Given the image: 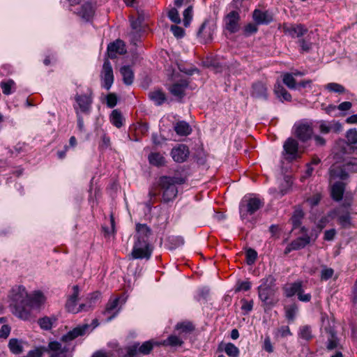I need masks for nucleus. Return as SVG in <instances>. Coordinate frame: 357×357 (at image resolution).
Masks as SVG:
<instances>
[{"instance_id":"obj_1","label":"nucleus","mask_w":357,"mask_h":357,"mask_svg":"<svg viewBox=\"0 0 357 357\" xmlns=\"http://www.w3.org/2000/svg\"><path fill=\"white\" fill-rule=\"evenodd\" d=\"M87 324L77 326L63 335L60 342L52 341L48 344L47 347H42L43 353H47L50 357H72L69 353L75 350V344L73 340L79 336L83 335L88 328Z\"/></svg>"},{"instance_id":"obj_2","label":"nucleus","mask_w":357,"mask_h":357,"mask_svg":"<svg viewBox=\"0 0 357 357\" xmlns=\"http://www.w3.org/2000/svg\"><path fill=\"white\" fill-rule=\"evenodd\" d=\"M13 314L24 321L34 319L29 310L30 297L25 288L22 286H15L12 288L8 295Z\"/></svg>"},{"instance_id":"obj_3","label":"nucleus","mask_w":357,"mask_h":357,"mask_svg":"<svg viewBox=\"0 0 357 357\" xmlns=\"http://www.w3.org/2000/svg\"><path fill=\"white\" fill-rule=\"evenodd\" d=\"M185 178L181 176H162L159 178L158 185L162 193V201L165 203L173 201L177 195L176 184H183Z\"/></svg>"},{"instance_id":"obj_4","label":"nucleus","mask_w":357,"mask_h":357,"mask_svg":"<svg viewBox=\"0 0 357 357\" xmlns=\"http://www.w3.org/2000/svg\"><path fill=\"white\" fill-rule=\"evenodd\" d=\"M350 204H344L343 206L334 209L328 213V216L331 218H337L339 224L344 228H349L351 227V220L350 213L347 210H344V207H349Z\"/></svg>"},{"instance_id":"obj_5","label":"nucleus","mask_w":357,"mask_h":357,"mask_svg":"<svg viewBox=\"0 0 357 357\" xmlns=\"http://www.w3.org/2000/svg\"><path fill=\"white\" fill-rule=\"evenodd\" d=\"M262 206L260 199L257 198H249L244 199L240 206V213L242 218H245L248 214L252 215Z\"/></svg>"},{"instance_id":"obj_6","label":"nucleus","mask_w":357,"mask_h":357,"mask_svg":"<svg viewBox=\"0 0 357 357\" xmlns=\"http://www.w3.org/2000/svg\"><path fill=\"white\" fill-rule=\"evenodd\" d=\"M100 79L102 82V86L109 90L114 82V73L111 63L107 59L104 61L100 73Z\"/></svg>"},{"instance_id":"obj_7","label":"nucleus","mask_w":357,"mask_h":357,"mask_svg":"<svg viewBox=\"0 0 357 357\" xmlns=\"http://www.w3.org/2000/svg\"><path fill=\"white\" fill-rule=\"evenodd\" d=\"M294 134L299 140L305 142L311 139L313 129L310 123H299L294 126Z\"/></svg>"},{"instance_id":"obj_8","label":"nucleus","mask_w":357,"mask_h":357,"mask_svg":"<svg viewBox=\"0 0 357 357\" xmlns=\"http://www.w3.org/2000/svg\"><path fill=\"white\" fill-rule=\"evenodd\" d=\"M152 250L150 248L149 243L135 242L132 255L134 259H149L151 255Z\"/></svg>"},{"instance_id":"obj_9","label":"nucleus","mask_w":357,"mask_h":357,"mask_svg":"<svg viewBox=\"0 0 357 357\" xmlns=\"http://www.w3.org/2000/svg\"><path fill=\"white\" fill-rule=\"evenodd\" d=\"M275 292V288L258 287L259 298L268 307L274 306L278 302V299L273 298Z\"/></svg>"},{"instance_id":"obj_10","label":"nucleus","mask_w":357,"mask_h":357,"mask_svg":"<svg viewBox=\"0 0 357 357\" xmlns=\"http://www.w3.org/2000/svg\"><path fill=\"white\" fill-rule=\"evenodd\" d=\"M144 17L142 14H139L137 17L135 19L133 17H130V22L132 27V31L130 33L131 42L136 44V41L138 40L139 33L142 31V23Z\"/></svg>"},{"instance_id":"obj_11","label":"nucleus","mask_w":357,"mask_h":357,"mask_svg":"<svg viewBox=\"0 0 357 357\" xmlns=\"http://www.w3.org/2000/svg\"><path fill=\"white\" fill-rule=\"evenodd\" d=\"M240 15L236 11H231L225 18V29L230 33H236L239 29Z\"/></svg>"},{"instance_id":"obj_12","label":"nucleus","mask_w":357,"mask_h":357,"mask_svg":"<svg viewBox=\"0 0 357 357\" xmlns=\"http://www.w3.org/2000/svg\"><path fill=\"white\" fill-rule=\"evenodd\" d=\"M282 31L292 38L301 37L307 32V29L301 24H283Z\"/></svg>"},{"instance_id":"obj_13","label":"nucleus","mask_w":357,"mask_h":357,"mask_svg":"<svg viewBox=\"0 0 357 357\" xmlns=\"http://www.w3.org/2000/svg\"><path fill=\"white\" fill-rule=\"evenodd\" d=\"M73 294L69 299L68 300L66 307L68 312H73V313H78L79 312L84 310L85 305L81 304L79 307L77 306V301L79 295V289L77 286L73 287Z\"/></svg>"},{"instance_id":"obj_14","label":"nucleus","mask_w":357,"mask_h":357,"mask_svg":"<svg viewBox=\"0 0 357 357\" xmlns=\"http://www.w3.org/2000/svg\"><path fill=\"white\" fill-rule=\"evenodd\" d=\"M171 155L174 161L177 162H183L189 155L188 148L185 144H179L172 149Z\"/></svg>"},{"instance_id":"obj_15","label":"nucleus","mask_w":357,"mask_h":357,"mask_svg":"<svg viewBox=\"0 0 357 357\" xmlns=\"http://www.w3.org/2000/svg\"><path fill=\"white\" fill-rule=\"evenodd\" d=\"M310 242V238L307 235L302 237H298L294 240L290 244L285 248L284 253L285 255L289 254L292 250H298L305 248Z\"/></svg>"},{"instance_id":"obj_16","label":"nucleus","mask_w":357,"mask_h":357,"mask_svg":"<svg viewBox=\"0 0 357 357\" xmlns=\"http://www.w3.org/2000/svg\"><path fill=\"white\" fill-rule=\"evenodd\" d=\"M126 53L124 43L121 40H116L110 43L107 47V54L111 59L116 57L117 54H124Z\"/></svg>"},{"instance_id":"obj_17","label":"nucleus","mask_w":357,"mask_h":357,"mask_svg":"<svg viewBox=\"0 0 357 357\" xmlns=\"http://www.w3.org/2000/svg\"><path fill=\"white\" fill-rule=\"evenodd\" d=\"M251 96L255 98L266 99L268 96V89L265 83L256 82L252 84Z\"/></svg>"},{"instance_id":"obj_18","label":"nucleus","mask_w":357,"mask_h":357,"mask_svg":"<svg viewBox=\"0 0 357 357\" xmlns=\"http://www.w3.org/2000/svg\"><path fill=\"white\" fill-rule=\"evenodd\" d=\"M188 86V82L185 79H181L170 86L169 91L173 96L181 99L185 96V91Z\"/></svg>"},{"instance_id":"obj_19","label":"nucleus","mask_w":357,"mask_h":357,"mask_svg":"<svg viewBox=\"0 0 357 357\" xmlns=\"http://www.w3.org/2000/svg\"><path fill=\"white\" fill-rule=\"evenodd\" d=\"M347 169L345 167V165L343 167L333 165L331 167L330 173V181L336 180L337 178L341 180H345L348 177Z\"/></svg>"},{"instance_id":"obj_20","label":"nucleus","mask_w":357,"mask_h":357,"mask_svg":"<svg viewBox=\"0 0 357 357\" xmlns=\"http://www.w3.org/2000/svg\"><path fill=\"white\" fill-rule=\"evenodd\" d=\"M214 29V25L211 26L207 22H204L199 28L197 35L204 43H208L213 38Z\"/></svg>"},{"instance_id":"obj_21","label":"nucleus","mask_w":357,"mask_h":357,"mask_svg":"<svg viewBox=\"0 0 357 357\" xmlns=\"http://www.w3.org/2000/svg\"><path fill=\"white\" fill-rule=\"evenodd\" d=\"M285 154L289 155L291 158H295L298 152V144L293 138H288L283 145Z\"/></svg>"},{"instance_id":"obj_22","label":"nucleus","mask_w":357,"mask_h":357,"mask_svg":"<svg viewBox=\"0 0 357 357\" xmlns=\"http://www.w3.org/2000/svg\"><path fill=\"white\" fill-rule=\"evenodd\" d=\"M253 19L259 24H268L273 20V16L268 11L256 9L253 12Z\"/></svg>"},{"instance_id":"obj_23","label":"nucleus","mask_w":357,"mask_h":357,"mask_svg":"<svg viewBox=\"0 0 357 357\" xmlns=\"http://www.w3.org/2000/svg\"><path fill=\"white\" fill-rule=\"evenodd\" d=\"M75 99L82 112H88L89 111L92 103V100L90 96L76 95Z\"/></svg>"},{"instance_id":"obj_24","label":"nucleus","mask_w":357,"mask_h":357,"mask_svg":"<svg viewBox=\"0 0 357 357\" xmlns=\"http://www.w3.org/2000/svg\"><path fill=\"white\" fill-rule=\"evenodd\" d=\"M136 230L137 238L136 242L141 241V242L148 243V238L151 234L150 229L146 225L137 224Z\"/></svg>"},{"instance_id":"obj_25","label":"nucleus","mask_w":357,"mask_h":357,"mask_svg":"<svg viewBox=\"0 0 357 357\" xmlns=\"http://www.w3.org/2000/svg\"><path fill=\"white\" fill-rule=\"evenodd\" d=\"M344 192V183L340 181L335 182L331 187V195L335 201H340L342 199Z\"/></svg>"},{"instance_id":"obj_26","label":"nucleus","mask_w":357,"mask_h":357,"mask_svg":"<svg viewBox=\"0 0 357 357\" xmlns=\"http://www.w3.org/2000/svg\"><path fill=\"white\" fill-rule=\"evenodd\" d=\"M174 130L178 135L187 136L191 133L192 128L187 122L181 121L175 124Z\"/></svg>"},{"instance_id":"obj_27","label":"nucleus","mask_w":357,"mask_h":357,"mask_svg":"<svg viewBox=\"0 0 357 357\" xmlns=\"http://www.w3.org/2000/svg\"><path fill=\"white\" fill-rule=\"evenodd\" d=\"M149 98L157 105H161L167 100L165 93L160 89H156L149 93Z\"/></svg>"},{"instance_id":"obj_28","label":"nucleus","mask_w":357,"mask_h":357,"mask_svg":"<svg viewBox=\"0 0 357 357\" xmlns=\"http://www.w3.org/2000/svg\"><path fill=\"white\" fill-rule=\"evenodd\" d=\"M120 73L123 77V81L126 85H131L134 80V73L130 66H124L121 68Z\"/></svg>"},{"instance_id":"obj_29","label":"nucleus","mask_w":357,"mask_h":357,"mask_svg":"<svg viewBox=\"0 0 357 357\" xmlns=\"http://www.w3.org/2000/svg\"><path fill=\"white\" fill-rule=\"evenodd\" d=\"M93 14V9L92 5L89 3H86L83 4L77 13V15L80 16L82 19L88 21L92 17Z\"/></svg>"},{"instance_id":"obj_30","label":"nucleus","mask_w":357,"mask_h":357,"mask_svg":"<svg viewBox=\"0 0 357 357\" xmlns=\"http://www.w3.org/2000/svg\"><path fill=\"white\" fill-rule=\"evenodd\" d=\"M158 345H160V343L153 340L146 341L142 345H140L139 343L138 342V349L139 351V354L143 355H147L152 351L154 346Z\"/></svg>"},{"instance_id":"obj_31","label":"nucleus","mask_w":357,"mask_h":357,"mask_svg":"<svg viewBox=\"0 0 357 357\" xmlns=\"http://www.w3.org/2000/svg\"><path fill=\"white\" fill-rule=\"evenodd\" d=\"M274 92L282 101H291V94L280 84L275 86Z\"/></svg>"},{"instance_id":"obj_32","label":"nucleus","mask_w":357,"mask_h":357,"mask_svg":"<svg viewBox=\"0 0 357 357\" xmlns=\"http://www.w3.org/2000/svg\"><path fill=\"white\" fill-rule=\"evenodd\" d=\"M183 341L181 338L175 335H171L166 340L160 343V345L170 346L174 347H181L183 345Z\"/></svg>"},{"instance_id":"obj_33","label":"nucleus","mask_w":357,"mask_h":357,"mask_svg":"<svg viewBox=\"0 0 357 357\" xmlns=\"http://www.w3.org/2000/svg\"><path fill=\"white\" fill-rule=\"evenodd\" d=\"M8 347L14 354H20L23 352L22 341L18 339H10L8 342Z\"/></svg>"},{"instance_id":"obj_34","label":"nucleus","mask_w":357,"mask_h":357,"mask_svg":"<svg viewBox=\"0 0 357 357\" xmlns=\"http://www.w3.org/2000/svg\"><path fill=\"white\" fill-rule=\"evenodd\" d=\"M45 298L40 292H35L31 297H30L29 310L31 307H38L44 303Z\"/></svg>"},{"instance_id":"obj_35","label":"nucleus","mask_w":357,"mask_h":357,"mask_svg":"<svg viewBox=\"0 0 357 357\" xmlns=\"http://www.w3.org/2000/svg\"><path fill=\"white\" fill-rule=\"evenodd\" d=\"M175 329L180 331L182 333H190L195 330V326L192 322L185 321L183 322L177 323L175 326Z\"/></svg>"},{"instance_id":"obj_36","label":"nucleus","mask_w":357,"mask_h":357,"mask_svg":"<svg viewBox=\"0 0 357 357\" xmlns=\"http://www.w3.org/2000/svg\"><path fill=\"white\" fill-rule=\"evenodd\" d=\"M149 162L155 166H162L165 164V158L159 153H151L149 155Z\"/></svg>"},{"instance_id":"obj_37","label":"nucleus","mask_w":357,"mask_h":357,"mask_svg":"<svg viewBox=\"0 0 357 357\" xmlns=\"http://www.w3.org/2000/svg\"><path fill=\"white\" fill-rule=\"evenodd\" d=\"M304 217V213L300 208H296L291 218L294 228L300 227L301 220Z\"/></svg>"},{"instance_id":"obj_38","label":"nucleus","mask_w":357,"mask_h":357,"mask_svg":"<svg viewBox=\"0 0 357 357\" xmlns=\"http://www.w3.org/2000/svg\"><path fill=\"white\" fill-rule=\"evenodd\" d=\"M302 288V283L301 282H297L291 284L289 287H287L285 289V294L287 297H291L295 294H298V293L301 291Z\"/></svg>"},{"instance_id":"obj_39","label":"nucleus","mask_w":357,"mask_h":357,"mask_svg":"<svg viewBox=\"0 0 357 357\" xmlns=\"http://www.w3.org/2000/svg\"><path fill=\"white\" fill-rule=\"evenodd\" d=\"M326 331L329 334V337L328 338V344L326 347L328 350L334 349L337 347L338 344L335 333L331 328Z\"/></svg>"},{"instance_id":"obj_40","label":"nucleus","mask_w":357,"mask_h":357,"mask_svg":"<svg viewBox=\"0 0 357 357\" xmlns=\"http://www.w3.org/2000/svg\"><path fill=\"white\" fill-rule=\"evenodd\" d=\"M111 121L116 128H121L123 126L122 115L117 109L112 111L111 114Z\"/></svg>"},{"instance_id":"obj_41","label":"nucleus","mask_w":357,"mask_h":357,"mask_svg":"<svg viewBox=\"0 0 357 357\" xmlns=\"http://www.w3.org/2000/svg\"><path fill=\"white\" fill-rule=\"evenodd\" d=\"M283 83L290 89H296V79H294L293 74L285 73L282 77Z\"/></svg>"},{"instance_id":"obj_42","label":"nucleus","mask_w":357,"mask_h":357,"mask_svg":"<svg viewBox=\"0 0 357 357\" xmlns=\"http://www.w3.org/2000/svg\"><path fill=\"white\" fill-rule=\"evenodd\" d=\"M325 88L330 92L337 93H344L345 92V89L342 85L335 82L328 83L325 86Z\"/></svg>"},{"instance_id":"obj_43","label":"nucleus","mask_w":357,"mask_h":357,"mask_svg":"<svg viewBox=\"0 0 357 357\" xmlns=\"http://www.w3.org/2000/svg\"><path fill=\"white\" fill-rule=\"evenodd\" d=\"M224 350L230 357H237L239 354L238 349L232 343L225 344Z\"/></svg>"},{"instance_id":"obj_44","label":"nucleus","mask_w":357,"mask_h":357,"mask_svg":"<svg viewBox=\"0 0 357 357\" xmlns=\"http://www.w3.org/2000/svg\"><path fill=\"white\" fill-rule=\"evenodd\" d=\"M15 82L12 79H9L6 82H2L0 86L2 89L3 93L5 95H9L12 93V89L15 86Z\"/></svg>"},{"instance_id":"obj_45","label":"nucleus","mask_w":357,"mask_h":357,"mask_svg":"<svg viewBox=\"0 0 357 357\" xmlns=\"http://www.w3.org/2000/svg\"><path fill=\"white\" fill-rule=\"evenodd\" d=\"M54 319L45 317L38 319V323L41 328L45 330H50L52 326V321Z\"/></svg>"},{"instance_id":"obj_46","label":"nucleus","mask_w":357,"mask_h":357,"mask_svg":"<svg viewBox=\"0 0 357 357\" xmlns=\"http://www.w3.org/2000/svg\"><path fill=\"white\" fill-rule=\"evenodd\" d=\"M119 297L111 298L108 301V303L106 305V308H105L104 313L109 314V313H111L112 311H114L115 309H116V307H118V305H119Z\"/></svg>"},{"instance_id":"obj_47","label":"nucleus","mask_w":357,"mask_h":357,"mask_svg":"<svg viewBox=\"0 0 357 357\" xmlns=\"http://www.w3.org/2000/svg\"><path fill=\"white\" fill-rule=\"evenodd\" d=\"M298 308L296 305L285 307V316L289 321H293L295 319Z\"/></svg>"},{"instance_id":"obj_48","label":"nucleus","mask_w":357,"mask_h":357,"mask_svg":"<svg viewBox=\"0 0 357 357\" xmlns=\"http://www.w3.org/2000/svg\"><path fill=\"white\" fill-rule=\"evenodd\" d=\"M346 137L349 144H357V130L349 129L346 134Z\"/></svg>"},{"instance_id":"obj_49","label":"nucleus","mask_w":357,"mask_h":357,"mask_svg":"<svg viewBox=\"0 0 357 357\" xmlns=\"http://www.w3.org/2000/svg\"><path fill=\"white\" fill-rule=\"evenodd\" d=\"M192 18V7L188 6L183 11V24L185 26H188L190 25V21Z\"/></svg>"},{"instance_id":"obj_50","label":"nucleus","mask_w":357,"mask_h":357,"mask_svg":"<svg viewBox=\"0 0 357 357\" xmlns=\"http://www.w3.org/2000/svg\"><path fill=\"white\" fill-rule=\"evenodd\" d=\"M299 336L301 338H303L307 341L311 340L312 337V331H311L310 328L307 326H303L302 328H301L300 332H299Z\"/></svg>"},{"instance_id":"obj_51","label":"nucleus","mask_w":357,"mask_h":357,"mask_svg":"<svg viewBox=\"0 0 357 357\" xmlns=\"http://www.w3.org/2000/svg\"><path fill=\"white\" fill-rule=\"evenodd\" d=\"M261 282V284H260V286L259 287L274 288L275 279L271 275L263 278Z\"/></svg>"},{"instance_id":"obj_52","label":"nucleus","mask_w":357,"mask_h":357,"mask_svg":"<svg viewBox=\"0 0 357 357\" xmlns=\"http://www.w3.org/2000/svg\"><path fill=\"white\" fill-rule=\"evenodd\" d=\"M139 354L138 342H136L127 348V354L125 357H136Z\"/></svg>"},{"instance_id":"obj_53","label":"nucleus","mask_w":357,"mask_h":357,"mask_svg":"<svg viewBox=\"0 0 357 357\" xmlns=\"http://www.w3.org/2000/svg\"><path fill=\"white\" fill-rule=\"evenodd\" d=\"M168 17L172 22L176 24H179L181 22V18L178 12L175 8H172L169 10Z\"/></svg>"},{"instance_id":"obj_54","label":"nucleus","mask_w":357,"mask_h":357,"mask_svg":"<svg viewBox=\"0 0 357 357\" xmlns=\"http://www.w3.org/2000/svg\"><path fill=\"white\" fill-rule=\"evenodd\" d=\"M275 335L278 337H285L291 335L289 327L287 326H282L278 328Z\"/></svg>"},{"instance_id":"obj_55","label":"nucleus","mask_w":357,"mask_h":357,"mask_svg":"<svg viewBox=\"0 0 357 357\" xmlns=\"http://www.w3.org/2000/svg\"><path fill=\"white\" fill-rule=\"evenodd\" d=\"M257 257V252L253 249H248L246 252L247 264L250 265L254 264Z\"/></svg>"},{"instance_id":"obj_56","label":"nucleus","mask_w":357,"mask_h":357,"mask_svg":"<svg viewBox=\"0 0 357 357\" xmlns=\"http://www.w3.org/2000/svg\"><path fill=\"white\" fill-rule=\"evenodd\" d=\"M345 167L348 172H357V158H354L345 163Z\"/></svg>"},{"instance_id":"obj_57","label":"nucleus","mask_w":357,"mask_h":357,"mask_svg":"<svg viewBox=\"0 0 357 357\" xmlns=\"http://www.w3.org/2000/svg\"><path fill=\"white\" fill-rule=\"evenodd\" d=\"M334 273V271L331 268H324L321 273V279L322 280H327L330 279Z\"/></svg>"},{"instance_id":"obj_58","label":"nucleus","mask_w":357,"mask_h":357,"mask_svg":"<svg viewBox=\"0 0 357 357\" xmlns=\"http://www.w3.org/2000/svg\"><path fill=\"white\" fill-rule=\"evenodd\" d=\"M107 105L109 107L113 108L117 103V96L115 93H109L106 98Z\"/></svg>"},{"instance_id":"obj_59","label":"nucleus","mask_w":357,"mask_h":357,"mask_svg":"<svg viewBox=\"0 0 357 357\" xmlns=\"http://www.w3.org/2000/svg\"><path fill=\"white\" fill-rule=\"evenodd\" d=\"M110 225H111V229H109V228H107L106 227H102L105 236H109L111 234L114 233L115 222H114V218L112 214L110 215Z\"/></svg>"},{"instance_id":"obj_60","label":"nucleus","mask_w":357,"mask_h":357,"mask_svg":"<svg viewBox=\"0 0 357 357\" xmlns=\"http://www.w3.org/2000/svg\"><path fill=\"white\" fill-rule=\"evenodd\" d=\"M171 31L176 38H182L184 36V30L176 25H172L171 26Z\"/></svg>"},{"instance_id":"obj_61","label":"nucleus","mask_w":357,"mask_h":357,"mask_svg":"<svg viewBox=\"0 0 357 357\" xmlns=\"http://www.w3.org/2000/svg\"><path fill=\"white\" fill-rule=\"evenodd\" d=\"M10 331L11 328L8 325H3L0 328V338L6 339L9 336Z\"/></svg>"},{"instance_id":"obj_62","label":"nucleus","mask_w":357,"mask_h":357,"mask_svg":"<svg viewBox=\"0 0 357 357\" xmlns=\"http://www.w3.org/2000/svg\"><path fill=\"white\" fill-rule=\"evenodd\" d=\"M298 299L303 302H309L311 299L310 294H304V291L303 288H301V291L297 294Z\"/></svg>"},{"instance_id":"obj_63","label":"nucleus","mask_w":357,"mask_h":357,"mask_svg":"<svg viewBox=\"0 0 357 357\" xmlns=\"http://www.w3.org/2000/svg\"><path fill=\"white\" fill-rule=\"evenodd\" d=\"M298 42L300 43L302 51L307 52L311 50L312 44L310 43L307 42L304 39H301Z\"/></svg>"},{"instance_id":"obj_64","label":"nucleus","mask_w":357,"mask_h":357,"mask_svg":"<svg viewBox=\"0 0 357 357\" xmlns=\"http://www.w3.org/2000/svg\"><path fill=\"white\" fill-rule=\"evenodd\" d=\"M264 349L268 353H272L273 351V347L272 346L269 337H266L264 340Z\"/></svg>"}]
</instances>
